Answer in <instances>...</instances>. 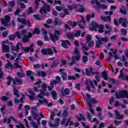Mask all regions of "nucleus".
<instances>
[{
  "label": "nucleus",
  "instance_id": "nucleus-1",
  "mask_svg": "<svg viewBox=\"0 0 128 128\" xmlns=\"http://www.w3.org/2000/svg\"><path fill=\"white\" fill-rule=\"evenodd\" d=\"M42 84V81L40 80H38L37 82L34 84L35 86H38V90L40 92V94H39L38 96V98H42L44 100V96H42V94H46V84L44 83Z\"/></svg>",
  "mask_w": 128,
  "mask_h": 128
},
{
  "label": "nucleus",
  "instance_id": "nucleus-2",
  "mask_svg": "<svg viewBox=\"0 0 128 128\" xmlns=\"http://www.w3.org/2000/svg\"><path fill=\"white\" fill-rule=\"evenodd\" d=\"M56 116V114L54 112H51V115L50 117V120H49L48 124L51 128H56L58 126H60V118H56L54 120V124H52V121L54 118V117Z\"/></svg>",
  "mask_w": 128,
  "mask_h": 128
},
{
  "label": "nucleus",
  "instance_id": "nucleus-3",
  "mask_svg": "<svg viewBox=\"0 0 128 128\" xmlns=\"http://www.w3.org/2000/svg\"><path fill=\"white\" fill-rule=\"evenodd\" d=\"M96 38L98 40L96 42V48H100V46L102 44L103 42H108V37L106 36L104 37H100L96 35L95 36Z\"/></svg>",
  "mask_w": 128,
  "mask_h": 128
},
{
  "label": "nucleus",
  "instance_id": "nucleus-4",
  "mask_svg": "<svg viewBox=\"0 0 128 128\" xmlns=\"http://www.w3.org/2000/svg\"><path fill=\"white\" fill-rule=\"evenodd\" d=\"M26 30H24L20 32V36H24L22 40L24 44L28 42V39L30 38L32 36V34L30 32L28 33V35H26Z\"/></svg>",
  "mask_w": 128,
  "mask_h": 128
},
{
  "label": "nucleus",
  "instance_id": "nucleus-5",
  "mask_svg": "<svg viewBox=\"0 0 128 128\" xmlns=\"http://www.w3.org/2000/svg\"><path fill=\"white\" fill-rule=\"evenodd\" d=\"M10 20V17L8 15L5 16V18H0L1 24H2L4 26H6V28H10V24H8Z\"/></svg>",
  "mask_w": 128,
  "mask_h": 128
},
{
  "label": "nucleus",
  "instance_id": "nucleus-6",
  "mask_svg": "<svg viewBox=\"0 0 128 128\" xmlns=\"http://www.w3.org/2000/svg\"><path fill=\"white\" fill-rule=\"evenodd\" d=\"M60 31L55 30L54 34H50V39L54 42H56V40H58V36H60Z\"/></svg>",
  "mask_w": 128,
  "mask_h": 128
},
{
  "label": "nucleus",
  "instance_id": "nucleus-7",
  "mask_svg": "<svg viewBox=\"0 0 128 128\" xmlns=\"http://www.w3.org/2000/svg\"><path fill=\"white\" fill-rule=\"evenodd\" d=\"M117 98H128V94L126 90L119 92V94L118 92L115 94Z\"/></svg>",
  "mask_w": 128,
  "mask_h": 128
},
{
  "label": "nucleus",
  "instance_id": "nucleus-8",
  "mask_svg": "<svg viewBox=\"0 0 128 128\" xmlns=\"http://www.w3.org/2000/svg\"><path fill=\"white\" fill-rule=\"evenodd\" d=\"M44 4V6L40 8V12L42 14H46V12H50V6L44 2H42Z\"/></svg>",
  "mask_w": 128,
  "mask_h": 128
},
{
  "label": "nucleus",
  "instance_id": "nucleus-9",
  "mask_svg": "<svg viewBox=\"0 0 128 128\" xmlns=\"http://www.w3.org/2000/svg\"><path fill=\"white\" fill-rule=\"evenodd\" d=\"M11 120H14V122L16 124H18V125H16V128H24V125L20 124V122H18V120L16 119V118H14L12 116H11L10 118L8 119L7 124H10V122H12Z\"/></svg>",
  "mask_w": 128,
  "mask_h": 128
},
{
  "label": "nucleus",
  "instance_id": "nucleus-10",
  "mask_svg": "<svg viewBox=\"0 0 128 128\" xmlns=\"http://www.w3.org/2000/svg\"><path fill=\"white\" fill-rule=\"evenodd\" d=\"M38 103H37V106H35L31 108L32 112H36L35 110H38V106H40V104H48V100L46 98H44L43 100H38Z\"/></svg>",
  "mask_w": 128,
  "mask_h": 128
},
{
  "label": "nucleus",
  "instance_id": "nucleus-11",
  "mask_svg": "<svg viewBox=\"0 0 128 128\" xmlns=\"http://www.w3.org/2000/svg\"><path fill=\"white\" fill-rule=\"evenodd\" d=\"M86 43L90 48H92L94 46V42L92 39V36L88 35L86 36Z\"/></svg>",
  "mask_w": 128,
  "mask_h": 128
},
{
  "label": "nucleus",
  "instance_id": "nucleus-12",
  "mask_svg": "<svg viewBox=\"0 0 128 128\" xmlns=\"http://www.w3.org/2000/svg\"><path fill=\"white\" fill-rule=\"evenodd\" d=\"M118 22L119 24H122V26L124 28H126V26H128L126 24H128V22L126 18H120L118 20Z\"/></svg>",
  "mask_w": 128,
  "mask_h": 128
},
{
  "label": "nucleus",
  "instance_id": "nucleus-13",
  "mask_svg": "<svg viewBox=\"0 0 128 128\" xmlns=\"http://www.w3.org/2000/svg\"><path fill=\"white\" fill-rule=\"evenodd\" d=\"M96 4H97V9L100 10V8H102L103 10H106L108 8V6L106 4H100V2H98V0H96Z\"/></svg>",
  "mask_w": 128,
  "mask_h": 128
},
{
  "label": "nucleus",
  "instance_id": "nucleus-14",
  "mask_svg": "<svg viewBox=\"0 0 128 128\" xmlns=\"http://www.w3.org/2000/svg\"><path fill=\"white\" fill-rule=\"evenodd\" d=\"M42 52L44 54H50L52 55L54 54V52L52 49L48 48V49H42Z\"/></svg>",
  "mask_w": 128,
  "mask_h": 128
},
{
  "label": "nucleus",
  "instance_id": "nucleus-15",
  "mask_svg": "<svg viewBox=\"0 0 128 128\" xmlns=\"http://www.w3.org/2000/svg\"><path fill=\"white\" fill-rule=\"evenodd\" d=\"M78 26H80V28H82V30H84V28L82 26H84L86 24V21L84 20V17L81 18V20L78 22Z\"/></svg>",
  "mask_w": 128,
  "mask_h": 128
},
{
  "label": "nucleus",
  "instance_id": "nucleus-16",
  "mask_svg": "<svg viewBox=\"0 0 128 128\" xmlns=\"http://www.w3.org/2000/svg\"><path fill=\"white\" fill-rule=\"evenodd\" d=\"M115 115L117 120H124V114H120L118 110H115Z\"/></svg>",
  "mask_w": 128,
  "mask_h": 128
},
{
  "label": "nucleus",
  "instance_id": "nucleus-17",
  "mask_svg": "<svg viewBox=\"0 0 128 128\" xmlns=\"http://www.w3.org/2000/svg\"><path fill=\"white\" fill-rule=\"evenodd\" d=\"M92 28H90V30H95V32H98V28L99 26L98 24V23L92 22Z\"/></svg>",
  "mask_w": 128,
  "mask_h": 128
},
{
  "label": "nucleus",
  "instance_id": "nucleus-18",
  "mask_svg": "<svg viewBox=\"0 0 128 128\" xmlns=\"http://www.w3.org/2000/svg\"><path fill=\"white\" fill-rule=\"evenodd\" d=\"M60 92H62V96H68L70 92V89L68 88H66V89L62 88L60 90Z\"/></svg>",
  "mask_w": 128,
  "mask_h": 128
},
{
  "label": "nucleus",
  "instance_id": "nucleus-19",
  "mask_svg": "<svg viewBox=\"0 0 128 128\" xmlns=\"http://www.w3.org/2000/svg\"><path fill=\"white\" fill-rule=\"evenodd\" d=\"M88 106L89 108H92V104H98V102L94 98L90 99L89 101L88 102Z\"/></svg>",
  "mask_w": 128,
  "mask_h": 128
},
{
  "label": "nucleus",
  "instance_id": "nucleus-20",
  "mask_svg": "<svg viewBox=\"0 0 128 128\" xmlns=\"http://www.w3.org/2000/svg\"><path fill=\"white\" fill-rule=\"evenodd\" d=\"M62 42V46L64 48H68V44H69V46L70 44V42L68 40H61Z\"/></svg>",
  "mask_w": 128,
  "mask_h": 128
},
{
  "label": "nucleus",
  "instance_id": "nucleus-21",
  "mask_svg": "<svg viewBox=\"0 0 128 128\" xmlns=\"http://www.w3.org/2000/svg\"><path fill=\"white\" fill-rule=\"evenodd\" d=\"M74 54H77L76 57H74L76 62H78V60H80V51L78 50V49L76 48Z\"/></svg>",
  "mask_w": 128,
  "mask_h": 128
},
{
  "label": "nucleus",
  "instance_id": "nucleus-22",
  "mask_svg": "<svg viewBox=\"0 0 128 128\" xmlns=\"http://www.w3.org/2000/svg\"><path fill=\"white\" fill-rule=\"evenodd\" d=\"M8 6H9L11 7V8L6 10V12H12V8H14V6H16V2L14 0L10 1L8 2Z\"/></svg>",
  "mask_w": 128,
  "mask_h": 128
},
{
  "label": "nucleus",
  "instance_id": "nucleus-23",
  "mask_svg": "<svg viewBox=\"0 0 128 128\" xmlns=\"http://www.w3.org/2000/svg\"><path fill=\"white\" fill-rule=\"evenodd\" d=\"M101 20H104V22H112V20H110V16H100Z\"/></svg>",
  "mask_w": 128,
  "mask_h": 128
},
{
  "label": "nucleus",
  "instance_id": "nucleus-24",
  "mask_svg": "<svg viewBox=\"0 0 128 128\" xmlns=\"http://www.w3.org/2000/svg\"><path fill=\"white\" fill-rule=\"evenodd\" d=\"M28 92L30 94V95L28 96L29 98H30V100H34V96H36V94H34V92L32 91V90H28Z\"/></svg>",
  "mask_w": 128,
  "mask_h": 128
},
{
  "label": "nucleus",
  "instance_id": "nucleus-25",
  "mask_svg": "<svg viewBox=\"0 0 128 128\" xmlns=\"http://www.w3.org/2000/svg\"><path fill=\"white\" fill-rule=\"evenodd\" d=\"M3 52H10V46L8 45L4 44L2 46Z\"/></svg>",
  "mask_w": 128,
  "mask_h": 128
},
{
  "label": "nucleus",
  "instance_id": "nucleus-26",
  "mask_svg": "<svg viewBox=\"0 0 128 128\" xmlns=\"http://www.w3.org/2000/svg\"><path fill=\"white\" fill-rule=\"evenodd\" d=\"M26 74L28 76H30V80H34V76H34V73L32 72V70H28L26 71Z\"/></svg>",
  "mask_w": 128,
  "mask_h": 128
},
{
  "label": "nucleus",
  "instance_id": "nucleus-27",
  "mask_svg": "<svg viewBox=\"0 0 128 128\" xmlns=\"http://www.w3.org/2000/svg\"><path fill=\"white\" fill-rule=\"evenodd\" d=\"M81 44L82 46V50H83V52L84 54H86V56H88V52H86L84 50H88V48L86 46V44L81 42Z\"/></svg>",
  "mask_w": 128,
  "mask_h": 128
},
{
  "label": "nucleus",
  "instance_id": "nucleus-28",
  "mask_svg": "<svg viewBox=\"0 0 128 128\" xmlns=\"http://www.w3.org/2000/svg\"><path fill=\"white\" fill-rule=\"evenodd\" d=\"M54 26H58V24L60 26H62V22L60 20V19H58V18H56L54 22Z\"/></svg>",
  "mask_w": 128,
  "mask_h": 128
},
{
  "label": "nucleus",
  "instance_id": "nucleus-29",
  "mask_svg": "<svg viewBox=\"0 0 128 128\" xmlns=\"http://www.w3.org/2000/svg\"><path fill=\"white\" fill-rule=\"evenodd\" d=\"M20 60V57H18L17 58L16 60H15V62H16V63H14V66H16L18 68H22V67L20 66L18 64V62H18V60Z\"/></svg>",
  "mask_w": 128,
  "mask_h": 128
},
{
  "label": "nucleus",
  "instance_id": "nucleus-30",
  "mask_svg": "<svg viewBox=\"0 0 128 128\" xmlns=\"http://www.w3.org/2000/svg\"><path fill=\"white\" fill-rule=\"evenodd\" d=\"M14 94L16 96V98H20V93H18V91L16 88V86H14Z\"/></svg>",
  "mask_w": 128,
  "mask_h": 128
},
{
  "label": "nucleus",
  "instance_id": "nucleus-31",
  "mask_svg": "<svg viewBox=\"0 0 128 128\" xmlns=\"http://www.w3.org/2000/svg\"><path fill=\"white\" fill-rule=\"evenodd\" d=\"M20 46H22V44L20 43H18L16 46V47H12V50H13V52H18V50H20Z\"/></svg>",
  "mask_w": 128,
  "mask_h": 128
},
{
  "label": "nucleus",
  "instance_id": "nucleus-32",
  "mask_svg": "<svg viewBox=\"0 0 128 128\" xmlns=\"http://www.w3.org/2000/svg\"><path fill=\"white\" fill-rule=\"evenodd\" d=\"M122 8L120 9V12L122 14H126V6H122Z\"/></svg>",
  "mask_w": 128,
  "mask_h": 128
},
{
  "label": "nucleus",
  "instance_id": "nucleus-33",
  "mask_svg": "<svg viewBox=\"0 0 128 128\" xmlns=\"http://www.w3.org/2000/svg\"><path fill=\"white\" fill-rule=\"evenodd\" d=\"M17 20L18 22H20L21 24H24V26H26V20L25 19L18 18Z\"/></svg>",
  "mask_w": 128,
  "mask_h": 128
},
{
  "label": "nucleus",
  "instance_id": "nucleus-34",
  "mask_svg": "<svg viewBox=\"0 0 128 128\" xmlns=\"http://www.w3.org/2000/svg\"><path fill=\"white\" fill-rule=\"evenodd\" d=\"M32 46H34V44H31L30 46L26 48H25L24 50V52H30V50H31V52H34V50L32 48Z\"/></svg>",
  "mask_w": 128,
  "mask_h": 128
},
{
  "label": "nucleus",
  "instance_id": "nucleus-35",
  "mask_svg": "<svg viewBox=\"0 0 128 128\" xmlns=\"http://www.w3.org/2000/svg\"><path fill=\"white\" fill-rule=\"evenodd\" d=\"M78 8V5L74 4L73 5L68 6V8L70 10H76Z\"/></svg>",
  "mask_w": 128,
  "mask_h": 128
},
{
  "label": "nucleus",
  "instance_id": "nucleus-36",
  "mask_svg": "<svg viewBox=\"0 0 128 128\" xmlns=\"http://www.w3.org/2000/svg\"><path fill=\"white\" fill-rule=\"evenodd\" d=\"M38 74L40 76H42V78H46V72L44 71H41L40 72H38Z\"/></svg>",
  "mask_w": 128,
  "mask_h": 128
},
{
  "label": "nucleus",
  "instance_id": "nucleus-37",
  "mask_svg": "<svg viewBox=\"0 0 128 128\" xmlns=\"http://www.w3.org/2000/svg\"><path fill=\"white\" fill-rule=\"evenodd\" d=\"M60 64V61L58 60H56L53 62L51 64V68H56L58 66V64Z\"/></svg>",
  "mask_w": 128,
  "mask_h": 128
},
{
  "label": "nucleus",
  "instance_id": "nucleus-38",
  "mask_svg": "<svg viewBox=\"0 0 128 128\" xmlns=\"http://www.w3.org/2000/svg\"><path fill=\"white\" fill-rule=\"evenodd\" d=\"M51 94L52 96V98H53V100H56V96H58V93H56V91H52L51 92Z\"/></svg>",
  "mask_w": 128,
  "mask_h": 128
},
{
  "label": "nucleus",
  "instance_id": "nucleus-39",
  "mask_svg": "<svg viewBox=\"0 0 128 128\" xmlns=\"http://www.w3.org/2000/svg\"><path fill=\"white\" fill-rule=\"evenodd\" d=\"M61 76L63 80H66V78L68 76V74L64 72L61 73Z\"/></svg>",
  "mask_w": 128,
  "mask_h": 128
},
{
  "label": "nucleus",
  "instance_id": "nucleus-40",
  "mask_svg": "<svg viewBox=\"0 0 128 128\" xmlns=\"http://www.w3.org/2000/svg\"><path fill=\"white\" fill-rule=\"evenodd\" d=\"M98 28H99L98 30V32L102 34V32H104V25H100L99 26H98Z\"/></svg>",
  "mask_w": 128,
  "mask_h": 128
},
{
  "label": "nucleus",
  "instance_id": "nucleus-41",
  "mask_svg": "<svg viewBox=\"0 0 128 128\" xmlns=\"http://www.w3.org/2000/svg\"><path fill=\"white\" fill-rule=\"evenodd\" d=\"M102 76L105 80H108V74L106 72V71H104L102 72Z\"/></svg>",
  "mask_w": 128,
  "mask_h": 128
},
{
  "label": "nucleus",
  "instance_id": "nucleus-42",
  "mask_svg": "<svg viewBox=\"0 0 128 128\" xmlns=\"http://www.w3.org/2000/svg\"><path fill=\"white\" fill-rule=\"evenodd\" d=\"M96 80L94 81V84L95 86H98V82H100V76L95 77Z\"/></svg>",
  "mask_w": 128,
  "mask_h": 128
},
{
  "label": "nucleus",
  "instance_id": "nucleus-43",
  "mask_svg": "<svg viewBox=\"0 0 128 128\" xmlns=\"http://www.w3.org/2000/svg\"><path fill=\"white\" fill-rule=\"evenodd\" d=\"M58 81L54 80H52L51 82H50V84L52 86V88H54V86H56V84H58Z\"/></svg>",
  "mask_w": 128,
  "mask_h": 128
},
{
  "label": "nucleus",
  "instance_id": "nucleus-44",
  "mask_svg": "<svg viewBox=\"0 0 128 128\" xmlns=\"http://www.w3.org/2000/svg\"><path fill=\"white\" fill-rule=\"evenodd\" d=\"M72 62L70 64V66H72L74 64H76V58H74V56H72Z\"/></svg>",
  "mask_w": 128,
  "mask_h": 128
},
{
  "label": "nucleus",
  "instance_id": "nucleus-45",
  "mask_svg": "<svg viewBox=\"0 0 128 128\" xmlns=\"http://www.w3.org/2000/svg\"><path fill=\"white\" fill-rule=\"evenodd\" d=\"M7 78L8 80V82H7V86H10V84L12 82V78L10 76H8Z\"/></svg>",
  "mask_w": 128,
  "mask_h": 128
},
{
  "label": "nucleus",
  "instance_id": "nucleus-46",
  "mask_svg": "<svg viewBox=\"0 0 128 128\" xmlns=\"http://www.w3.org/2000/svg\"><path fill=\"white\" fill-rule=\"evenodd\" d=\"M40 2V0H35V4H36V6L34 8V10H38V6L40 4H38V2Z\"/></svg>",
  "mask_w": 128,
  "mask_h": 128
},
{
  "label": "nucleus",
  "instance_id": "nucleus-47",
  "mask_svg": "<svg viewBox=\"0 0 128 128\" xmlns=\"http://www.w3.org/2000/svg\"><path fill=\"white\" fill-rule=\"evenodd\" d=\"M8 38L10 40L14 41V39L16 38V35L14 34H10L8 36Z\"/></svg>",
  "mask_w": 128,
  "mask_h": 128
},
{
  "label": "nucleus",
  "instance_id": "nucleus-48",
  "mask_svg": "<svg viewBox=\"0 0 128 128\" xmlns=\"http://www.w3.org/2000/svg\"><path fill=\"white\" fill-rule=\"evenodd\" d=\"M88 58L86 56H83L82 57V61L83 62L84 64H86V62H88Z\"/></svg>",
  "mask_w": 128,
  "mask_h": 128
},
{
  "label": "nucleus",
  "instance_id": "nucleus-49",
  "mask_svg": "<svg viewBox=\"0 0 128 128\" xmlns=\"http://www.w3.org/2000/svg\"><path fill=\"white\" fill-rule=\"evenodd\" d=\"M20 12H22V9L17 8L16 11L14 12V14L15 16H18V14H20Z\"/></svg>",
  "mask_w": 128,
  "mask_h": 128
},
{
  "label": "nucleus",
  "instance_id": "nucleus-50",
  "mask_svg": "<svg viewBox=\"0 0 128 128\" xmlns=\"http://www.w3.org/2000/svg\"><path fill=\"white\" fill-rule=\"evenodd\" d=\"M67 38L70 40L74 38V34L72 33H68L66 34Z\"/></svg>",
  "mask_w": 128,
  "mask_h": 128
},
{
  "label": "nucleus",
  "instance_id": "nucleus-51",
  "mask_svg": "<svg viewBox=\"0 0 128 128\" xmlns=\"http://www.w3.org/2000/svg\"><path fill=\"white\" fill-rule=\"evenodd\" d=\"M56 81H57L58 84H62V80L60 79V76H56Z\"/></svg>",
  "mask_w": 128,
  "mask_h": 128
},
{
  "label": "nucleus",
  "instance_id": "nucleus-52",
  "mask_svg": "<svg viewBox=\"0 0 128 128\" xmlns=\"http://www.w3.org/2000/svg\"><path fill=\"white\" fill-rule=\"evenodd\" d=\"M32 116L34 120H36L38 118V114L36 112H32Z\"/></svg>",
  "mask_w": 128,
  "mask_h": 128
},
{
  "label": "nucleus",
  "instance_id": "nucleus-53",
  "mask_svg": "<svg viewBox=\"0 0 128 128\" xmlns=\"http://www.w3.org/2000/svg\"><path fill=\"white\" fill-rule=\"evenodd\" d=\"M70 26H71L72 28H74L76 26V23L74 22L70 21L69 22Z\"/></svg>",
  "mask_w": 128,
  "mask_h": 128
},
{
  "label": "nucleus",
  "instance_id": "nucleus-54",
  "mask_svg": "<svg viewBox=\"0 0 128 128\" xmlns=\"http://www.w3.org/2000/svg\"><path fill=\"white\" fill-rule=\"evenodd\" d=\"M108 54H109V56H108V60H107V62H110V58H114V56H112V52H109Z\"/></svg>",
  "mask_w": 128,
  "mask_h": 128
},
{
  "label": "nucleus",
  "instance_id": "nucleus-55",
  "mask_svg": "<svg viewBox=\"0 0 128 128\" xmlns=\"http://www.w3.org/2000/svg\"><path fill=\"white\" fill-rule=\"evenodd\" d=\"M33 34H40V30L38 28H36L33 32Z\"/></svg>",
  "mask_w": 128,
  "mask_h": 128
},
{
  "label": "nucleus",
  "instance_id": "nucleus-56",
  "mask_svg": "<svg viewBox=\"0 0 128 128\" xmlns=\"http://www.w3.org/2000/svg\"><path fill=\"white\" fill-rule=\"evenodd\" d=\"M14 68V66L10 64V62H8L6 66H5V68Z\"/></svg>",
  "mask_w": 128,
  "mask_h": 128
},
{
  "label": "nucleus",
  "instance_id": "nucleus-57",
  "mask_svg": "<svg viewBox=\"0 0 128 128\" xmlns=\"http://www.w3.org/2000/svg\"><path fill=\"white\" fill-rule=\"evenodd\" d=\"M17 76H18V78H22V76H24V71L22 70V72H17Z\"/></svg>",
  "mask_w": 128,
  "mask_h": 128
},
{
  "label": "nucleus",
  "instance_id": "nucleus-58",
  "mask_svg": "<svg viewBox=\"0 0 128 128\" xmlns=\"http://www.w3.org/2000/svg\"><path fill=\"white\" fill-rule=\"evenodd\" d=\"M122 120H114V123L115 126H120V124H122Z\"/></svg>",
  "mask_w": 128,
  "mask_h": 128
},
{
  "label": "nucleus",
  "instance_id": "nucleus-59",
  "mask_svg": "<svg viewBox=\"0 0 128 128\" xmlns=\"http://www.w3.org/2000/svg\"><path fill=\"white\" fill-rule=\"evenodd\" d=\"M86 84L88 86V84H90V86H92V88H94V83H92L91 80L86 82Z\"/></svg>",
  "mask_w": 128,
  "mask_h": 128
},
{
  "label": "nucleus",
  "instance_id": "nucleus-60",
  "mask_svg": "<svg viewBox=\"0 0 128 128\" xmlns=\"http://www.w3.org/2000/svg\"><path fill=\"white\" fill-rule=\"evenodd\" d=\"M86 84L88 86V84H90V86H92V88H94V83H92L91 80L86 82Z\"/></svg>",
  "mask_w": 128,
  "mask_h": 128
},
{
  "label": "nucleus",
  "instance_id": "nucleus-61",
  "mask_svg": "<svg viewBox=\"0 0 128 128\" xmlns=\"http://www.w3.org/2000/svg\"><path fill=\"white\" fill-rule=\"evenodd\" d=\"M86 84L88 86V84H90V86H92V88H94V83H92L91 80L86 82Z\"/></svg>",
  "mask_w": 128,
  "mask_h": 128
},
{
  "label": "nucleus",
  "instance_id": "nucleus-62",
  "mask_svg": "<svg viewBox=\"0 0 128 128\" xmlns=\"http://www.w3.org/2000/svg\"><path fill=\"white\" fill-rule=\"evenodd\" d=\"M86 84L88 86V84H90V86H92V88H94V83H92L91 80L86 82Z\"/></svg>",
  "mask_w": 128,
  "mask_h": 128
},
{
  "label": "nucleus",
  "instance_id": "nucleus-63",
  "mask_svg": "<svg viewBox=\"0 0 128 128\" xmlns=\"http://www.w3.org/2000/svg\"><path fill=\"white\" fill-rule=\"evenodd\" d=\"M1 100L2 102H6L7 100H8V98L6 97V96H2L1 98Z\"/></svg>",
  "mask_w": 128,
  "mask_h": 128
},
{
  "label": "nucleus",
  "instance_id": "nucleus-64",
  "mask_svg": "<svg viewBox=\"0 0 128 128\" xmlns=\"http://www.w3.org/2000/svg\"><path fill=\"white\" fill-rule=\"evenodd\" d=\"M120 32H122L123 36H126V29L122 28L120 30Z\"/></svg>",
  "mask_w": 128,
  "mask_h": 128
}]
</instances>
